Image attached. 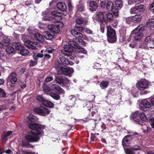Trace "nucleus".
<instances>
[{
    "label": "nucleus",
    "mask_w": 154,
    "mask_h": 154,
    "mask_svg": "<svg viewBox=\"0 0 154 154\" xmlns=\"http://www.w3.org/2000/svg\"><path fill=\"white\" fill-rule=\"evenodd\" d=\"M106 35L108 41L110 43H114L116 41L117 38L115 30L111 26L107 27Z\"/></svg>",
    "instance_id": "f257e3e1"
},
{
    "label": "nucleus",
    "mask_w": 154,
    "mask_h": 154,
    "mask_svg": "<svg viewBox=\"0 0 154 154\" xmlns=\"http://www.w3.org/2000/svg\"><path fill=\"white\" fill-rule=\"evenodd\" d=\"M55 67L57 70L61 71L62 74L64 75L71 76L74 72V69L72 68L69 67L64 68L62 64L60 63H56Z\"/></svg>",
    "instance_id": "f03ea898"
},
{
    "label": "nucleus",
    "mask_w": 154,
    "mask_h": 154,
    "mask_svg": "<svg viewBox=\"0 0 154 154\" xmlns=\"http://www.w3.org/2000/svg\"><path fill=\"white\" fill-rule=\"evenodd\" d=\"M143 30L144 28L142 25H140L138 26L133 31L132 35L135 40H139L141 38L143 35Z\"/></svg>",
    "instance_id": "7ed1b4c3"
},
{
    "label": "nucleus",
    "mask_w": 154,
    "mask_h": 154,
    "mask_svg": "<svg viewBox=\"0 0 154 154\" xmlns=\"http://www.w3.org/2000/svg\"><path fill=\"white\" fill-rule=\"evenodd\" d=\"M53 22H57L56 25L49 24L48 26V29L51 32L54 33H58L60 31V28H62L64 26V24L60 21H55L53 20Z\"/></svg>",
    "instance_id": "20e7f679"
},
{
    "label": "nucleus",
    "mask_w": 154,
    "mask_h": 154,
    "mask_svg": "<svg viewBox=\"0 0 154 154\" xmlns=\"http://www.w3.org/2000/svg\"><path fill=\"white\" fill-rule=\"evenodd\" d=\"M29 128L32 129L36 130V132L38 134L42 135L44 134L43 130L45 128V126L40 124L35 123H31L29 124Z\"/></svg>",
    "instance_id": "39448f33"
},
{
    "label": "nucleus",
    "mask_w": 154,
    "mask_h": 154,
    "mask_svg": "<svg viewBox=\"0 0 154 154\" xmlns=\"http://www.w3.org/2000/svg\"><path fill=\"white\" fill-rule=\"evenodd\" d=\"M51 14L52 15L54 16V18L47 16L45 17H44L43 19L45 20L51 21L54 20L57 21H60L62 20V17L60 16L61 14L60 12H57L56 11H54L51 12Z\"/></svg>",
    "instance_id": "423d86ee"
},
{
    "label": "nucleus",
    "mask_w": 154,
    "mask_h": 154,
    "mask_svg": "<svg viewBox=\"0 0 154 154\" xmlns=\"http://www.w3.org/2000/svg\"><path fill=\"white\" fill-rule=\"evenodd\" d=\"M38 134L37 132L31 131L29 133L28 135L26 136V139L28 141L33 142L38 141L39 140Z\"/></svg>",
    "instance_id": "0eeeda50"
},
{
    "label": "nucleus",
    "mask_w": 154,
    "mask_h": 154,
    "mask_svg": "<svg viewBox=\"0 0 154 154\" xmlns=\"http://www.w3.org/2000/svg\"><path fill=\"white\" fill-rule=\"evenodd\" d=\"M106 8L108 11H112L115 16L118 15L119 9L116 7L114 3L112 2L108 1L106 5Z\"/></svg>",
    "instance_id": "6e6552de"
},
{
    "label": "nucleus",
    "mask_w": 154,
    "mask_h": 154,
    "mask_svg": "<svg viewBox=\"0 0 154 154\" xmlns=\"http://www.w3.org/2000/svg\"><path fill=\"white\" fill-rule=\"evenodd\" d=\"M73 51V48L70 47L69 45H66L63 47V49L61 50V52L65 54V56L69 57L72 60L74 59V57L71 56V52Z\"/></svg>",
    "instance_id": "1a4fd4ad"
},
{
    "label": "nucleus",
    "mask_w": 154,
    "mask_h": 154,
    "mask_svg": "<svg viewBox=\"0 0 154 154\" xmlns=\"http://www.w3.org/2000/svg\"><path fill=\"white\" fill-rule=\"evenodd\" d=\"M70 47L75 48V51L79 53H82L84 54H86L87 53V51L84 48L77 45V44L74 41L69 42L68 43Z\"/></svg>",
    "instance_id": "9d476101"
},
{
    "label": "nucleus",
    "mask_w": 154,
    "mask_h": 154,
    "mask_svg": "<svg viewBox=\"0 0 154 154\" xmlns=\"http://www.w3.org/2000/svg\"><path fill=\"white\" fill-rule=\"evenodd\" d=\"M149 86L148 81L145 79H141L138 82L137 84V88L140 91L148 88Z\"/></svg>",
    "instance_id": "9b49d317"
},
{
    "label": "nucleus",
    "mask_w": 154,
    "mask_h": 154,
    "mask_svg": "<svg viewBox=\"0 0 154 154\" xmlns=\"http://www.w3.org/2000/svg\"><path fill=\"white\" fill-rule=\"evenodd\" d=\"M34 111L42 116H45L49 114L50 111L45 107L36 108L34 109Z\"/></svg>",
    "instance_id": "f8f14e48"
},
{
    "label": "nucleus",
    "mask_w": 154,
    "mask_h": 154,
    "mask_svg": "<svg viewBox=\"0 0 154 154\" xmlns=\"http://www.w3.org/2000/svg\"><path fill=\"white\" fill-rule=\"evenodd\" d=\"M151 106L150 102L144 99L142 101L140 104V108L143 111H145L148 110Z\"/></svg>",
    "instance_id": "ddd939ff"
},
{
    "label": "nucleus",
    "mask_w": 154,
    "mask_h": 154,
    "mask_svg": "<svg viewBox=\"0 0 154 154\" xmlns=\"http://www.w3.org/2000/svg\"><path fill=\"white\" fill-rule=\"evenodd\" d=\"M25 45L29 48L33 50L35 49L36 47L40 46V44H36L35 43L33 42L30 40H28L26 42Z\"/></svg>",
    "instance_id": "4468645a"
},
{
    "label": "nucleus",
    "mask_w": 154,
    "mask_h": 154,
    "mask_svg": "<svg viewBox=\"0 0 154 154\" xmlns=\"http://www.w3.org/2000/svg\"><path fill=\"white\" fill-rule=\"evenodd\" d=\"M139 114L140 112L139 111L133 113L131 115V118L134 121L138 123L139 124H140L141 122L140 121Z\"/></svg>",
    "instance_id": "2eb2a0df"
},
{
    "label": "nucleus",
    "mask_w": 154,
    "mask_h": 154,
    "mask_svg": "<svg viewBox=\"0 0 154 154\" xmlns=\"http://www.w3.org/2000/svg\"><path fill=\"white\" fill-rule=\"evenodd\" d=\"M16 74L14 72H12L8 77V80L12 84H14L17 81Z\"/></svg>",
    "instance_id": "dca6fc26"
},
{
    "label": "nucleus",
    "mask_w": 154,
    "mask_h": 154,
    "mask_svg": "<svg viewBox=\"0 0 154 154\" xmlns=\"http://www.w3.org/2000/svg\"><path fill=\"white\" fill-rule=\"evenodd\" d=\"M51 87L52 89L56 92L60 94H64L65 93L63 89L58 85L55 84L52 85Z\"/></svg>",
    "instance_id": "f3484780"
},
{
    "label": "nucleus",
    "mask_w": 154,
    "mask_h": 154,
    "mask_svg": "<svg viewBox=\"0 0 154 154\" xmlns=\"http://www.w3.org/2000/svg\"><path fill=\"white\" fill-rule=\"evenodd\" d=\"M104 13L102 12H100L97 13L94 17L97 21H102L104 19Z\"/></svg>",
    "instance_id": "a211bd4d"
},
{
    "label": "nucleus",
    "mask_w": 154,
    "mask_h": 154,
    "mask_svg": "<svg viewBox=\"0 0 154 154\" xmlns=\"http://www.w3.org/2000/svg\"><path fill=\"white\" fill-rule=\"evenodd\" d=\"M97 8L96 2L94 1H91L89 3V9L91 11H95Z\"/></svg>",
    "instance_id": "6ab92c4d"
},
{
    "label": "nucleus",
    "mask_w": 154,
    "mask_h": 154,
    "mask_svg": "<svg viewBox=\"0 0 154 154\" xmlns=\"http://www.w3.org/2000/svg\"><path fill=\"white\" fill-rule=\"evenodd\" d=\"M147 26L150 29H154V19H150L146 23Z\"/></svg>",
    "instance_id": "aec40b11"
},
{
    "label": "nucleus",
    "mask_w": 154,
    "mask_h": 154,
    "mask_svg": "<svg viewBox=\"0 0 154 154\" xmlns=\"http://www.w3.org/2000/svg\"><path fill=\"white\" fill-rule=\"evenodd\" d=\"M35 38L37 41L41 42H43L45 39L43 36L41 35L39 33L37 32L34 35Z\"/></svg>",
    "instance_id": "412c9836"
},
{
    "label": "nucleus",
    "mask_w": 154,
    "mask_h": 154,
    "mask_svg": "<svg viewBox=\"0 0 154 154\" xmlns=\"http://www.w3.org/2000/svg\"><path fill=\"white\" fill-rule=\"evenodd\" d=\"M2 42L3 46H5L9 45L11 43L10 39L6 36H3V37Z\"/></svg>",
    "instance_id": "4be33fe9"
},
{
    "label": "nucleus",
    "mask_w": 154,
    "mask_h": 154,
    "mask_svg": "<svg viewBox=\"0 0 154 154\" xmlns=\"http://www.w3.org/2000/svg\"><path fill=\"white\" fill-rule=\"evenodd\" d=\"M71 34L75 37L82 38L83 36L79 32H77L76 29L72 30L71 31Z\"/></svg>",
    "instance_id": "5701e85b"
},
{
    "label": "nucleus",
    "mask_w": 154,
    "mask_h": 154,
    "mask_svg": "<svg viewBox=\"0 0 154 154\" xmlns=\"http://www.w3.org/2000/svg\"><path fill=\"white\" fill-rule=\"evenodd\" d=\"M151 39H152V38L150 36H147L146 38L145 39V44L146 45L145 46L144 45L143 46H142L141 47L143 48H143V47H146L148 46L149 44L150 46H151V45H150V44H152V41H151Z\"/></svg>",
    "instance_id": "b1692460"
},
{
    "label": "nucleus",
    "mask_w": 154,
    "mask_h": 154,
    "mask_svg": "<svg viewBox=\"0 0 154 154\" xmlns=\"http://www.w3.org/2000/svg\"><path fill=\"white\" fill-rule=\"evenodd\" d=\"M55 81L56 83L60 84L62 86L65 85L64 83L63 78L60 76H58L56 77Z\"/></svg>",
    "instance_id": "393cba45"
},
{
    "label": "nucleus",
    "mask_w": 154,
    "mask_h": 154,
    "mask_svg": "<svg viewBox=\"0 0 154 154\" xmlns=\"http://www.w3.org/2000/svg\"><path fill=\"white\" fill-rule=\"evenodd\" d=\"M57 7L58 8L62 11L65 10L66 8V6L64 2H59L57 4Z\"/></svg>",
    "instance_id": "a878e982"
},
{
    "label": "nucleus",
    "mask_w": 154,
    "mask_h": 154,
    "mask_svg": "<svg viewBox=\"0 0 154 154\" xmlns=\"http://www.w3.org/2000/svg\"><path fill=\"white\" fill-rule=\"evenodd\" d=\"M13 46H14L16 49L19 51L20 53V51L22 50L23 47L22 45H21L18 42H14L13 43Z\"/></svg>",
    "instance_id": "bb28decb"
},
{
    "label": "nucleus",
    "mask_w": 154,
    "mask_h": 154,
    "mask_svg": "<svg viewBox=\"0 0 154 154\" xmlns=\"http://www.w3.org/2000/svg\"><path fill=\"white\" fill-rule=\"evenodd\" d=\"M43 35L46 39L51 40L53 38V36L50 34L48 32H43Z\"/></svg>",
    "instance_id": "cd10ccee"
},
{
    "label": "nucleus",
    "mask_w": 154,
    "mask_h": 154,
    "mask_svg": "<svg viewBox=\"0 0 154 154\" xmlns=\"http://www.w3.org/2000/svg\"><path fill=\"white\" fill-rule=\"evenodd\" d=\"M141 19V17L140 15H137L133 16L131 18V20L132 22L137 23L140 21Z\"/></svg>",
    "instance_id": "c85d7f7f"
},
{
    "label": "nucleus",
    "mask_w": 154,
    "mask_h": 154,
    "mask_svg": "<svg viewBox=\"0 0 154 154\" xmlns=\"http://www.w3.org/2000/svg\"><path fill=\"white\" fill-rule=\"evenodd\" d=\"M131 138L129 136H126L124 137L122 140V144L123 146H127V143H129L130 142Z\"/></svg>",
    "instance_id": "c756f323"
},
{
    "label": "nucleus",
    "mask_w": 154,
    "mask_h": 154,
    "mask_svg": "<svg viewBox=\"0 0 154 154\" xmlns=\"http://www.w3.org/2000/svg\"><path fill=\"white\" fill-rule=\"evenodd\" d=\"M109 83V82L107 81H102L100 84V86L102 89H104L107 87Z\"/></svg>",
    "instance_id": "7c9ffc66"
},
{
    "label": "nucleus",
    "mask_w": 154,
    "mask_h": 154,
    "mask_svg": "<svg viewBox=\"0 0 154 154\" xmlns=\"http://www.w3.org/2000/svg\"><path fill=\"white\" fill-rule=\"evenodd\" d=\"M139 115H140V120H141L143 121H145L146 120L148 119H147L146 117L143 112H140V114Z\"/></svg>",
    "instance_id": "2f4dec72"
},
{
    "label": "nucleus",
    "mask_w": 154,
    "mask_h": 154,
    "mask_svg": "<svg viewBox=\"0 0 154 154\" xmlns=\"http://www.w3.org/2000/svg\"><path fill=\"white\" fill-rule=\"evenodd\" d=\"M5 50L6 52L9 54L14 53L15 51L14 49L11 46L7 47Z\"/></svg>",
    "instance_id": "473e14b6"
},
{
    "label": "nucleus",
    "mask_w": 154,
    "mask_h": 154,
    "mask_svg": "<svg viewBox=\"0 0 154 154\" xmlns=\"http://www.w3.org/2000/svg\"><path fill=\"white\" fill-rule=\"evenodd\" d=\"M43 104L44 105L50 108H52L53 106V103L46 99Z\"/></svg>",
    "instance_id": "72a5a7b5"
},
{
    "label": "nucleus",
    "mask_w": 154,
    "mask_h": 154,
    "mask_svg": "<svg viewBox=\"0 0 154 154\" xmlns=\"http://www.w3.org/2000/svg\"><path fill=\"white\" fill-rule=\"evenodd\" d=\"M137 9V13L140 12H143L144 11L143 6L142 5H140L135 6Z\"/></svg>",
    "instance_id": "f704fd0d"
},
{
    "label": "nucleus",
    "mask_w": 154,
    "mask_h": 154,
    "mask_svg": "<svg viewBox=\"0 0 154 154\" xmlns=\"http://www.w3.org/2000/svg\"><path fill=\"white\" fill-rule=\"evenodd\" d=\"M20 53L23 56H26L28 55L29 53V52L28 50L24 49L23 48V49H22V50L20 51Z\"/></svg>",
    "instance_id": "c9c22d12"
},
{
    "label": "nucleus",
    "mask_w": 154,
    "mask_h": 154,
    "mask_svg": "<svg viewBox=\"0 0 154 154\" xmlns=\"http://www.w3.org/2000/svg\"><path fill=\"white\" fill-rule=\"evenodd\" d=\"M60 59L61 62L64 64L66 65H69V62L68 59H66L65 58L63 57H60Z\"/></svg>",
    "instance_id": "e433bc0d"
},
{
    "label": "nucleus",
    "mask_w": 154,
    "mask_h": 154,
    "mask_svg": "<svg viewBox=\"0 0 154 154\" xmlns=\"http://www.w3.org/2000/svg\"><path fill=\"white\" fill-rule=\"evenodd\" d=\"M116 5L117 7L120 8L122 7V3L121 0H117L116 1Z\"/></svg>",
    "instance_id": "4c0bfd02"
},
{
    "label": "nucleus",
    "mask_w": 154,
    "mask_h": 154,
    "mask_svg": "<svg viewBox=\"0 0 154 154\" xmlns=\"http://www.w3.org/2000/svg\"><path fill=\"white\" fill-rule=\"evenodd\" d=\"M51 96L55 99L58 100L60 99V96L55 93H52L50 94Z\"/></svg>",
    "instance_id": "58836bf2"
},
{
    "label": "nucleus",
    "mask_w": 154,
    "mask_h": 154,
    "mask_svg": "<svg viewBox=\"0 0 154 154\" xmlns=\"http://www.w3.org/2000/svg\"><path fill=\"white\" fill-rule=\"evenodd\" d=\"M106 18L109 21H111L113 19V17L112 14L108 13L106 14Z\"/></svg>",
    "instance_id": "ea45409f"
},
{
    "label": "nucleus",
    "mask_w": 154,
    "mask_h": 154,
    "mask_svg": "<svg viewBox=\"0 0 154 154\" xmlns=\"http://www.w3.org/2000/svg\"><path fill=\"white\" fill-rule=\"evenodd\" d=\"M76 23L78 24H81L83 23L84 20L82 18L78 17L76 19Z\"/></svg>",
    "instance_id": "a19ab883"
},
{
    "label": "nucleus",
    "mask_w": 154,
    "mask_h": 154,
    "mask_svg": "<svg viewBox=\"0 0 154 154\" xmlns=\"http://www.w3.org/2000/svg\"><path fill=\"white\" fill-rule=\"evenodd\" d=\"M125 151L126 154H135L134 151L130 149L127 148L125 149Z\"/></svg>",
    "instance_id": "79ce46f5"
},
{
    "label": "nucleus",
    "mask_w": 154,
    "mask_h": 154,
    "mask_svg": "<svg viewBox=\"0 0 154 154\" xmlns=\"http://www.w3.org/2000/svg\"><path fill=\"white\" fill-rule=\"evenodd\" d=\"M53 80V78L52 76L49 75L47 77L45 80V82H48Z\"/></svg>",
    "instance_id": "37998d69"
},
{
    "label": "nucleus",
    "mask_w": 154,
    "mask_h": 154,
    "mask_svg": "<svg viewBox=\"0 0 154 154\" xmlns=\"http://www.w3.org/2000/svg\"><path fill=\"white\" fill-rule=\"evenodd\" d=\"M130 13L132 14L138 13L135 6L132 7L131 8L130 10Z\"/></svg>",
    "instance_id": "c03bdc74"
},
{
    "label": "nucleus",
    "mask_w": 154,
    "mask_h": 154,
    "mask_svg": "<svg viewBox=\"0 0 154 154\" xmlns=\"http://www.w3.org/2000/svg\"><path fill=\"white\" fill-rule=\"evenodd\" d=\"M36 99L39 101L43 102V103L46 100V99L43 97L41 95L38 96L36 97Z\"/></svg>",
    "instance_id": "a18cd8bd"
},
{
    "label": "nucleus",
    "mask_w": 154,
    "mask_h": 154,
    "mask_svg": "<svg viewBox=\"0 0 154 154\" xmlns=\"http://www.w3.org/2000/svg\"><path fill=\"white\" fill-rule=\"evenodd\" d=\"M128 4L129 5L134 4H138L137 0H129L128 2Z\"/></svg>",
    "instance_id": "49530a36"
},
{
    "label": "nucleus",
    "mask_w": 154,
    "mask_h": 154,
    "mask_svg": "<svg viewBox=\"0 0 154 154\" xmlns=\"http://www.w3.org/2000/svg\"><path fill=\"white\" fill-rule=\"evenodd\" d=\"M143 130L144 132L145 133L148 132L150 130V128L146 125H144L143 127Z\"/></svg>",
    "instance_id": "de8ad7c7"
},
{
    "label": "nucleus",
    "mask_w": 154,
    "mask_h": 154,
    "mask_svg": "<svg viewBox=\"0 0 154 154\" xmlns=\"http://www.w3.org/2000/svg\"><path fill=\"white\" fill-rule=\"evenodd\" d=\"M86 28L83 27H79L77 28V30L80 32H85Z\"/></svg>",
    "instance_id": "09e8293b"
},
{
    "label": "nucleus",
    "mask_w": 154,
    "mask_h": 154,
    "mask_svg": "<svg viewBox=\"0 0 154 154\" xmlns=\"http://www.w3.org/2000/svg\"><path fill=\"white\" fill-rule=\"evenodd\" d=\"M132 149L133 150H141L140 147L137 145H135L133 146L132 148Z\"/></svg>",
    "instance_id": "8fccbe9b"
},
{
    "label": "nucleus",
    "mask_w": 154,
    "mask_h": 154,
    "mask_svg": "<svg viewBox=\"0 0 154 154\" xmlns=\"http://www.w3.org/2000/svg\"><path fill=\"white\" fill-rule=\"evenodd\" d=\"M149 113L151 115L154 114V108H152L151 106V107L148 109Z\"/></svg>",
    "instance_id": "3c124183"
},
{
    "label": "nucleus",
    "mask_w": 154,
    "mask_h": 154,
    "mask_svg": "<svg viewBox=\"0 0 154 154\" xmlns=\"http://www.w3.org/2000/svg\"><path fill=\"white\" fill-rule=\"evenodd\" d=\"M54 51V49L52 48H48L46 49V51L49 53H52Z\"/></svg>",
    "instance_id": "603ef678"
},
{
    "label": "nucleus",
    "mask_w": 154,
    "mask_h": 154,
    "mask_svg": "<svg viewBox=\"0 0 154 154\" xmlns=\"http://www.w3.org/2000/svg\"><path fill=\"white\" fill-rule=\"evenodd\" d=\"M152 43L153 45L152 46H150L149 44L148 45V46L145 47H144L143 48H145V49H148L149 48H154V38L153 39V40L152 41Z\"/></svg>",
    "instance_id": "864d4df0"
},
{
    "label": "nucleus",
    "mask_w": 154,
    "mask_h": 154,
    "mask_svg": "<svg viewBox=\"0 0 154 154\" xmlns=\"http://www.w3.org/2000/svg\"><path fill=\"white\" fill-rule=\"evenodd\" d=\"M28 118L30 121L34 120V119H35V116L33 115L30 114L28 116Z\"/></svg>",
    "instance_id": "5fc2aeb1"
},
{
    "label": "nucleus",
    "mask_w": 154,
    "mask_h": 154,
    "mask_svg": "<svg viewBox=\"0 0 154 154\" xmlns=\"http://www.w3.org/2000/svg\"><path fill=\"white\" fill-rule=\"evenodd\" d=\"M37 63L36 61H33L32 60H30L29 66H34Z\"/></svg>",
    "instance_id": "6e6d98bb"
},
{
    "label": "nucleus",
    "mask_w": 154,
    "mask_h": 154,
    "mask_svg": "<svg viewBox=\"0 0 154 154\" xmlns=\"http://www.w3.org/2000/svg\"><path fill=\"white\" fill-rule=\"evenodd\" d=\"M64 79V83L67 84H69L70 83L69 81L68 80V79L66 77H64L63 78Z\"/></svg>",
    "instance_id": "4d7b16f0"
},
{
    "label": "nucleus",
    "mask_w": 154,
    "mask_h": 154,
    "mask_svg": "<svg viewBox=\"0 0 154 154\" xmlns=\"http://www.w3.org/2000/svg\"><path fill=\"white\" fill-rule=\"evenodd\" d=\"M68 5L69 10L70 11L72 9L73 7L72 6L71 1H69L68 2Z\"/></svg>",
    "instance_id": "13d9d810"
},
{
    "label": "nucleus",
    "mask_w": 154,
    "mask_h": 154,
    "mask_svg": "<svg viewBox=\"0 0 154 154\" xmlns=\"http://www.w3.org/2000/svg\"><path fill=\"white\" fill-rule=\"evenodd\" d=\"M95 110L94 111L93 108H92V109H89V111H90L91 110L92 111L91 115L92 116H94V115L95 114L96 112H97V111L95 109H94Z\"/></svg>",
    "instance_id": "bf43d9fd"
},
{
    "label": "nucleus",
    "mask_w": 154,
    "mask_h": 154,
    "mask_svg": "<svg viewBox=\"0 0 154 154\" xmlns=\"http://www.w3.org/2000/svg\"><path fill=\"white\" fill-rule=\"evenodd\" d=\"M87 34H92L93 33L92 31L90 29L88 28H86L85 32Z\"/></svg>",
    "instance_id": "052dcab7"
},
{
    "label": "nucleus",
    "mask_w": 154,
    "mask_h": 154,
    "mask_svg": "<svg viewBox=\"0 0 154 154\" xmlns=\"http://www.w3.org/2000/svg\"><path fill=\"white\" fill-rule=\"evenodd\" d=\"M49 4L50 6H51V7H52V6H53L54 7V6H55L56 5L55 1L54 0L52 1L51 2H50Z\"/></svg>",
    "instance_id": "680f3d73"
},
{
    "label": "nucleus",
    "mask_w": 154,
    "mask_h": 154,
    "mask_svg": "<svg viewBox=\"0 0 154 154\" xmlns=\"http://www.w3.org/2000/svg\"><path fill=\"white\" fill-rule=\"evenodd\" d=\"M6 95V93L5 92L4 90L0 94V97H4Z\"/></svg>",
    "instance_id": "e2e57ef3"
},
{
    "label": "nucleus",
    "mask_w": 154,
    "mask_h": 154,
    "mask_svg": "<svg viewBox=\"0 0 154 154\" xmlns=\"http://www.w3.org/2000/svg\"><path fill=\"white\" fill-rule=\"evenodd\" d=\"M150 125L154 129V118L151 120Z\"/></svg>",
    "instance_id": "0e129e2a"
},
{
    "label": "nucleus",
    "mask_w": 154,
    "mask_h": 154,
    "mask_svg": "<svg viewBox=\"0 0 154 154\" xmlns=\"http://www.w3.org/2000/svg\"><path fill=\"white\" fill-rule=\"evenodd\" d=\"M105 2L104 1H101L100 3V5L101 7L104 8L105 6Z\"/></svg>",
    "instance_id": "69168bd1"
},
{
    "label": "nucleus",
    "mask_w": 154,
    "mask_h": 154,
    "mask_svg": "<svg viewBox=\"0 0 154 154\" xmlns=\"http://www.w3.org/2000/svg\"><path fill=\"white\" fill-rule=\"evenodd\" d=\"M78 10L81 11H83L84 10V7L82 6H79L78 8Z\"/></svg>",
    "instance_id": "338daca9"
},
{
    "label": "nucleus",
    "mask_w": 154,
    "mask_h": 154,
    "mask_svg": "<svg viewBox=\"0 0 154 154\" xmlns=\"http://www.w3.org/2000/svg\"><path fill=\"white\" fill-rule=\"evenodd\" d=\"M50 55L48 54H45L44 55V59H47L50 58Z\"/></svg>",
    "instance_id": "774afa93"
}]
</instances>
